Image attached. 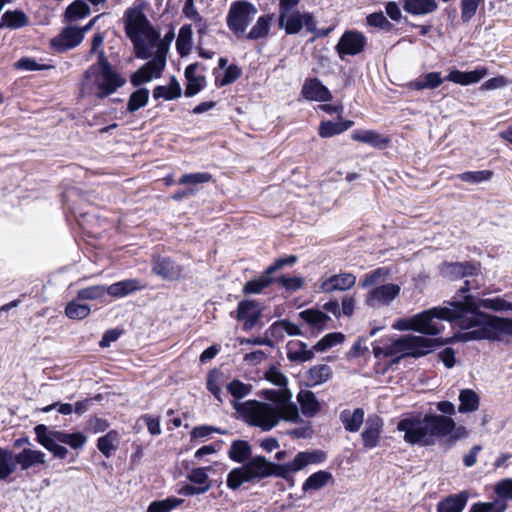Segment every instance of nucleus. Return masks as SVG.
<instances>
[{
  "label": "nucleus",
  "mask_w": 512,
  "mask_h": 512,
  "mask_svg": "<svg viewBox=\"0 0 512 512\" xmlns=\"http://www.w3.org/2000/svg\"><path fill=\"white\" fill-rule=\"evenodd\" d=\"M89 14V5L83 0H75L66 8L65 18L67 21L72 22L83 19Z\"/></svg>",
  "instance_id": "42"
},
{
  "label": "nucleus",
  "mask_w": 512,
  "mask_h": 512,
  "mask_svg": "<svg viewBox=\"0 0 512 512\" xmlns=\"http://www.w3.org/2000/svg\"><path fill=\"white\" fill-rule=\"evenodd\" d=\"M275 282H278L283 286L285 289L290 291H296L300 288H302L304 281L301 277H286L281 276L277 279H275Z\"/></svg>",
  "instance_id": "64"
},
{
  "label": "nucleus",
  "mask_w": 512,
  "mask_h": 512,
  "mask_svg": "<svg viewBox=\"0 0 512 512\" xmlns=\"http://www.w3.org/2000/svg\"><path fill=\"white\" fill-rule=\"evenodd\" d=\"M273 20V15L266 14L260 16L256 23L252 26L250 31L245 34V38L248 40L264 39L269 35L270 25Z\"/></svg>",
  "instance_id": "35"
},
{
  "label": "nucleus",
  "mask_w": 512,
  "mask_h": 512,
  "mask_svg": "<svg viewBox=\"0 0 512 512\" xmlns=\"http://www.w3.org/2000/svg\"><path fill=\"white\" fill-rule=\"evenodd\" d=\"M263 396L271 403L258 400L232 401L233 409L251 427L264 432L275 428L281 420L290 423H303L297 405L292 401L293 394L288 388L268 389Z\"/></svg>",
  "instance_id": "1"
},
{
  "label": "nucleus",
  "mask_w": 512,
  "mask_h": 512,
  "mask_svg": "<svg viewBox=\"0 0 512 512\" xmlns=\"http://www.w3.org/2000/svg\"><path fill=\"white\" fill-rule=\"evenodd\" d=\"M301 94L307 100L318 102H329L333 98L329 89L318 78L307 79L302 86Z\"/></svg>",
  "instance_id": "17"
},
{
  "label": "nucleus",
  "mask_w": 512,
  "mask_h": 512,
  "mask_svg": "<svg viewBox=\"0 0 512 512\" xmlns=\"http://www.w3.org/2000/svg\"><path fill=\"white\" fill-rule=\"evenodd\" d=\"M314 433L313 427L310 422L304 423V425L293 428L286 431V435L293 439H307L311 438Z\"/></svg>",
  "instance_id": "61"
},
{
  "label": "nucleus",
  "mask_w": 512,
  "mask_h": 512,
  "mask_svg": "<svg viewBox=\"0 0 512 512\" xmlns=\"http://www.w3.org/2000/svg\"><path fill=\"white\" fill-rule=\"evenodd\" d=\"M364 410L356 408L354 411L345 409L340 413V420L348 432H358L364 421Z\"/></svg>",
  "instance_id": "32"
},
{
  "label": "nucleus",
  "mask_w": 512,
  "mask_h": 512,
  "mask_svg": "<svg viewBox=\"0 0 512 512\" xmlns=\"http://www.w3.org/2000/svg\"><path fill=\"white\" fill-rule=\"evenodd\" d=\"M278 25L280 28L284 29L288 35L297 34L303 28V13L293 11L292 13L279 15Z\"/></svg>",
  "instance_id": "31"
},
{
  "label": "nucleus",
  "mask_w": 512,
  "mask_h": 512,
  "mask_svg": "<svg viewBox=\"0 0 512 512\" xmlns=\"http://www.w3.org/2000/svg\"><path fill=\"white\" fill-rule=\"evenodd\" d=\"M468 498L469 493L467 491L449 495L438 502L437 512H463Z\"/></svg>",
  "instance_id": "23"
},
{
  "label": "nucleus",
  "mask_w": 512,
  "mask_h": 512,
  "mask_svg": "<svg viewBox=\"0 0 512 512\" xmlns=\"http://www.w3.org/2000/svg\"><path fill=\"white\" fill-rule=\"evenodd\" d=\"M143 9L142 5L128 8L124 13V28L126 36L133 44L136 57L145 60L152 56L145 40L155 44L160 33L154 29Z\"/></svg>",
  "instance_id": "6"
},
{
  "label": "nucleus",
  "mask_w": 512,
  "mask_h": 512,
  "mask_svg": "<svg viewBox=\"0 0 512 512\" xmlns=\"http://www.w3.org/2000/svg\"><path fill=\"white\" fill-rule=\"evenodd\" d=\"M481 0H461V20L469 22L476 14Z\"/></svg>",
  "instance_id": "58"
},
{
  "label": "nucleus",
  "mask_w": 512,
  "mask_h": 512,
  "mask_svg": "<svg viewBox=\"0 0 512 512\" xmlns=\"http://www.w3.org/2000/svg\"><path fill=\"white\" fill-rule=\"evenodd\" d=\"M182 90L177 79L172 76L168 86H156L153 90L155 99L163 98L165 100H174L181 96Z\"/></svg>",
  "instance_id": "39"
},
{
  "label": "nucleus",
  "mask_w": 512,
  "mask_h": 512,
  "mask_svg": "<svg viewBox=\"0 0 512 512\" xmlns=\"http://www.w3.org/2000/svg\"><path fill=\"white\" fill-rule=\"evenodd\" d=\"M369 26L377 27L385 31L392 29V24L387 20L383 12H374L366 17Z\"/></svg>",
  "instance_id": "59"
},
{
  "label": "nucleus",
  "mask_w": 512,
  "mask_h": 512,
  "mask_svg": "<svg viewBox=\"0 0 512 512\" xmlns=\"http://www.w3.org/2000/svg\"><path fill=\"white\" fill-rule=\"evenodd\" d=\"M145 288L140 280L129 278L115 282L106 287L107 294L114 298H123L134 292L141 291Z\"/></svg>",
  "instance_id": "20"
},
{
  "label": "nucleus",
  "mask_w": 512,
  "mask_h": 512,
  "mask_svg": "<svg viewBox=\"0 0 512 512\" xmlns=\"http://www.w3.org/2000/svg\"><path fill=\"white\" fill-rule=\"evenodd\" d=\"M502 335L512 337V317L490 316L487 320L479 325H475L470 331L457 333L449 338L445 343L453 340L459 342H468L473 340H499Z\"/></svg>",
  "instance_id": "8"
},
{
  "label": "nucleus",
  "mask_w": 512,
  "mask_h": 512,
  "mask_svg": "<svg viewBox=\"0 0 512 512\" xmlns=\"http://www.w3.org/2000/svg\"><path fill=\"white\" fill-rule=\"evenodd\" d=\"M107 294L106 286L95 285L80 289L77 293L79 300H96Z\"/></svg>",
  "instance_id": "54"
},
{
  "label": "nucleus",
  "mask_w": 512,
  "mask_h": 512,
  "mask_svg": "<svg viewBox=\"0 0 512 512\" xmlns=\"http://www.w3.org/2000/svg\"><path fill=\"white\" fill-rule=\"evenodd\" d=\"M118 440V433L115 430H110L104 436L97 440V448L106 457L109 458L116 450L115 443Z\"/></svg>",
  "instance_id": "45"
},
{
  "label": "nucleus",
  "mask_w": 512,
  "mask_h": 512,
  "mask_svg": "<svg viewBox=\"0 0 512 512\" xmlns=\"http://www.w3.org/2000/svg\"><path fill=\"white\" fill-rule=\"evenodd\" d=\"M149 48L156 46V52L154 57L150 60L154 64L157 70H164L166 66V58L169 51V45L166 42H161L160 39L155 43L148 45Z\"/></svg>",
  "instance_id": "50"
},
{
  "label": "nucleus",
  "mask_w": 512,
  "mask_h": 512,
  "mask_svg": "<svg viewBox=\"0 0 512 512\" xmlns=\"http://www.w3.org/2000/svg\"><path fill=\"white\" fill-rule=\"evenodd\" d=\"M326 458V453L319 449L298 452L292 461L284 464H275L264 456H254L228 473L226 485L229 489L235 491L244 483L254 482L270 476L288 479L291 474L301 471L308 465L321 464Z\"/></svg>",
  "instance_id": "2"
},
{
  "label": "nucleus",
  "mask_w": 512,
  "mask_h": 512,
  "mask_svg": "<svg viewBox=\"0 0 512 512\" xmlns=\"http://www.w3.org/2000/svg\"><path fill=\"white\" fill-rule=\"evenodd\" d=\"M149 90L147 88H138L131 93L127 102V111L134 113L147 105L149 101Z\"/></svg>",
  "instance_id": "43"
},
{
  "label": "nucleus",
  "mask_w": 512,
  "mask_h": 512,
  "mask_svg": "<svg viewBox=\"0 0 512 512\" xmlns=\"http://www.w3.org/2000/svg\"><path fill=\"white\" fill-rule=\"evenodd\" d=\"M366 45L365 36L358 31H346L339 39L335 49L341 59L361 53Z\"/></svg>",
  "instance_id": "15"
},
{
  "label": "nucleus",
  "mask_w": 512,
  "mask_h": 512,
  "mask_svg": "<svg viewBox=\"0 0 512 512\" xmlns=\"http://www.w3.org/2000/svg\"><path fill=\"white\" fill-rule=\"evenodd\" d=\"M283 320H278L274 322L269 328L266 330L265 335L268 336L272 341L275 340H283L286 335L285 326Z\"/></svg>",
  "instance_id": "63"
},
{
  "label": "nucleus",
  "mask_w": 512,
  "mask_h": 512,
  "mask_svg": "<svg viewBox=\"0 0 512 512\" xmlns=\"http://www.w3.org/2000/svg\"><path fill=\"white\" fill-rule=\"evenodd\" d=\"M299 317L318 331L325 328L330 317L324 312L317 309H306L299 313Z\"/></svg>",
  "instance_id": "38"
},
{
  "label": "nucleus",
  "mask_w": 512,
  "mask_h": 512,
  "mask_svg": "<svg viewBox=\"0 0 512 512\" xmlns=\"http://www.w3.org/2000/svg\"><path fill=\"white\" fill-rule=\"evenodd\" d=\"M382 427L383 422L381 418L368 417L365 429L361 433L363 444L366 449H372L378 445Z\"/></svg>",
  "instance_id": "21"
},
{
  "label": "nucleus",
  "mask_w": 512,
  "mask_h": 512,
  "mask_svg": "<svg viewBox=\"0 0 512 512\" xmlns=\"http://www.w3.org/2000/svg\"><path fill=\"white\" fill-rule=\"evenodd\" d=\"M398 284L387 283L372 288L366 297V304L372 308H380L390 305L400 294Z\"/></svg>",
  "instance_id": "12"
},
{
  "label": "nucleus",
  "mask_w": 512,
  "mask_h": 512,
  "mask_svg": "<svg viewBox=\"0 0 512 512\" xmlns=\"http://www.w3.org/2000/svg\"><path fill=\"white\" fill-rule=\"evenodd\" d=\"M297 401L302 414L306 417H314L321 409L315 394L310 390H300L297 394Z\"/></svg>",
  "instance_id": "28"
},
{
  "label": "nucleus",
  "mask_w": 512,
  "mask_h": 512,
  "mask_svg": "<svg viewBox=\"0 0 512 512\" xmlns=\"http://www.w3.org/2000/svg\"><path fill=\"white\" fill-rule=\"evenodd\" d=\"M51 67L50 65H41L29 57H22L14 63V68L22 71H40L50 69Z\"/></svg>",
  "instance_id": "56"
},
{
  "label": "nucleus",
  "mask_w": 512,
  "mask_h": 512,
  "mask_svg": "<svg viewBox=\"0 0 512 512\" xmlns=\"http://www.w3.org/2000/svg\"><path fill=\"white\" fill-rule=\"evenodd\" d=\"M471 289V282L466 280L464 285L457 291V295L461 297L463 308L472 310L473 314H475V316L477 315L475 323H471V329L475 325L483 323V321L490 317L489 315L480 311L481 307L495 312H512V302H509L501 297L486 299L476 298L472 294L468 293Z\"/></svg>",
  "instance_id": "9"
},
{
  "label": "nucleus",
  "mask_w": 512,
  "mask_h": 512,
  "mask_svg": "<svg viewBox=\"0 0 512 512\" xmlns=\"http://www.w3.org/2000/svg\"><path fill=\"white\" fill-rule=\"evenodd\" d=\"M183 503V499L168 497L163 500H156L149 504L147 512H171Z\"/></svg>",
  "instance_id": "47"
},
{
  "label": "nucleus",
  "mask_w": 512,
  "mask_h": 512,
  "mask_svg": "<svg viewBox=\"0 0 512 512\" xmlns=\"http://www.w3.org/2000/svg\"><path fill=\"white\" fill-rule=\"evenodd\" d=\"M351 138L374 148H384L389 143V138L382 136L374 130H354L351 134Z\"/></svg>",
  "instance_id": "27"
},
{
  "label": "nucleus",
  "mask_w": 512,
  "mask_h": 512,
  "mask_svg": "<svg viewBox=\"0 0 512 512\" xmlns=\"http://www.w3.org/2000/svg\"><path fill=\"white\" fill-rule=\"evenodd\" d=\"M227 391L234 397L233 401H239L242 398L250 395L252 392V385L243 383L238 379L232 380L227 384Z\"/></svg>",
  "instance_id": "51"
},
{
  "label": "nucleus",
  "mask_w": 512,
  "mask_h": 512,
  "mask_svg": "<svg viewBox=\"0 0 512 512\" xmlns=\"http://www.w3.org/2000/svg\"><path fill=\"white\" fill-rule=\"evenodd\" d=\"M262 306L256 300H242L238 303L235 318L243 321V330L253 329L262 317Z\"/></svg>",
  "instance_id": "14"
},
{
  "label": "nucleus",
  "mask_w": 512,
  "mask_h": 512,
  "mask_svg": "<svg viewBox=\"0 0 512 512\" xmlns=\"http://www.w3.org/2000/svg\"><path fill=\"white\" fill-rule=\"evenodd\" d=\"M460 405L458 407V412L460 413H470L474 412L478 409L480 404V399L475 391L471 389H463L459 394Z\"/></svg>",
  "instance_id": "40"
},
{
  "label": "nucleus",
  "mask_w": 512,
  "mask_h": 512,
  "mask_svg": "<svg viewBox=\"0 0 512 512\" xmlns=\"http://www.w3.org/2000/svg\"><path fill=\"white\" fill-rule=\"evenodd\" d=\"M90 311L89 305L78 303L76 300L69 302L65 308V314L70 319H84Z\"/></svg>",
  "instance_id": "52"
},
{
  "label": "nucleus",
  "mask_w": 512,
  "mask_h": 512,
  "mask_svg": "<svg viewBox=\"0 0 512 512\" xmlns=\"http://www.w3.org/2000/svg\"><path fill=\"white\" fill-rule=\"evenodd\" d=\"M287 358L291 362L303 363L312 360L314 352L302 341H290L287 344Z\"/></svg>",
  "instance_id": "29"
},
{
  "label": "nucleus",
  "mask_w": 512,
  "mask_h": 512,
  "mask_svg": "<svg viewBox=\"0 0 512 512\" xmlns=\"http://www.w3.org/2000/svg\"><path fill=\"white\" fill-rule=\"evenodd\" d=\"M333 480V476L330 472L320 470L312 473L303 483L302 491L308 493L311 491H318L324 488L330 481Z\"/></svg>",
  "instance_id": "33"
},
{
  "label": "nucleus",
  "mask_w": 512,
  "mask_h": 512,
  "mask_svg": "<svg viewBox=\"0 0 512 512\" xmlns=\"http://www.w3.org/2000/svg\"><path fill=\"white\" fill-rule=\"evenodd\" d=\"M397 429L404 432V440L409 444L430 446L437 439L446 438L443 444L448 449L468 436L466 427L456 426L451 417L438 414L402 419L398 422Z\"/></svg>",
  "instance_id": "3"
},
{
  "label": "nucleus",
  "mask_w": 512,
  "mask_h": 512,
  "mask_svg": "<svg viewBox=\"0 0 512 512\" xmlns=\"http://www.w3.org/2000/svg\"><path fill=\"white\" fill-rule=\"evenodd\" d=\"M273 282H275V278H273L271 274H267V270H265L259 277H256L246 282L245 285L243 286L242 292L245 295L260 294L265 288L269 287Z\"/></svg>",
  "instance_id": "37"
},
{
  "label": "nucleus",
  "mask_w": 512,
  "mask_h": 512,
  "mask_svg": "<svg viewBox=\"0 0 512 512\" xmlns=\"http://www.w3.org/2000/svg\"><path fill=\"white\" fill-rule=\"evenodd\" d=\"M353 124L351 120L323 121L319 126V135L322 138H330L347 131Z\"/></svg>",
  "instance_id": "36"
},
{
  "label": "nucleus",
  "mask_w": 512,
  "mask_h": 512,
  "mask_svg": "<svg viewBox=\"0 0 512 512\" xmlns=\"http://www.w3.org/2000/svg\"><path fill=\"white\" fill-rule=\"evenodd\" d=\"M332 376L330 366L326 364L315 365L308 371L307 381L310 386L320 385L328 381Z\"/></svg>",
  "instance_id": "41"
},
{
  "label": "nucleus",
  "mask_w": 512,
  "mask_h": 512,
  "mask_svg": "<svg viewBox=\"0 0 512 512\" xmlns=\"http://www.w3.org/2000/svg\"><path fill=\"white\" fill-rule=\"evenodd\" d=\"M211 179L212 175L208 172H196L182 175L178 182L181 185H197L207 183Z\"/></svg>",
  "instance_id": "55"
},
{
  "label": "nucleus",
  "mask_w": 512,
  "mask_h": 512,
  "mask_svg": "<svg viewBox=\"0 0 512 512\" xmlns=\"http://www.w3.org/2000/svg\"><path fill=\"white\" fill-rule=\"evenodd\" d=\"M211 470V466L194 468L188 473L187 479L199 486L211 485L208 476V472Z\"/></svg>",
  "instance_id": "53"
},
{
  "label": "nucleus",
  "mask_w": 512,
  "mask_h": 512,
  "mask_svg": "<svg viewBox=\"0 0 512 512\" xmlns=\"http://www.w3.org/2000/svg\"><path fill=\"white\" fill-rule=\"evenodd\" d=\"M227 454L230 460L243 465L252 458V447L248 441L234 440Z\"/></svg>",
  "instance_id": "30"
},
{
  "label": "nucleus",
  "mask_w": 512,
  "mask_h": 512,
  "mask_svg": "<svg viewBox=\"0 0 512 512\" xmlns=\"http://www.w3.org/2000/svg\"><path fill=\"white\" fill-rule=\"evenodd\" d=\"M486 74L487 70L485 68H477L468 72L452 70L445 80L465 86L479 82Z\"/></svg>",
  "instance_id": "25"
},
{
  "label": "nucleus",
  "mask_w": 512,
  "mask_h": 512,
  "mask_svg": "<svg viewBox=\"0 0 512 512\" xmlns=\"http://www.w3.org/2000/svg\"><path fill=\"white\" fill-rule=\"evenodd\" d=\"M389 273L390 271L386 267H379L369 273H366L360 286L362 288H368L374 285L378 286V284L383 282L388 277Z\"/></svg>",
  "instance_id": "49"
},
{
  "label": "nucleus",
  "mask_w": 512,
  "mask_h": 512,
  "mask_svg": "<svg viewBox=\"0 0 512 512\" xmlns=\"http://www.w3.org/2000/svg\"><path fill=\"white\" fill-rule=\"evenodd\" d=\"M16 471V463L13 461V452L0 447V480H6Z\"/></svg>",
  "instance_id": "44"
},
{
  "label": "nucleus",
  "mask_w": 512,
  "mask_h": 512,
  "mask_svg": "<svg viewBox=\"0 0 512 512\" xmlns=\"http://www.w3.org/2000/svg\"><path fill=\"white\" fill-rule=\"evenodd\" d=\"M37 442L53 454L55 458L64 460L67 458L68 450L61 444L71 449H81L87 442V437L82 432L69 433L62 430L49 428L44 424L34 427Z\"/></svg>",
  "instance_id": "7"
},
{
  "label": "nucleus",
  "mask_w": 512,
  "mask_h": 512,
  "mask_svg": "<svg viewBox=\"0 0 512 512\" xmlns=\"http://www.w3.org/2000/svg\"><path fill=\"white\" fill-rule=\"evenodd\" d=\"M493 172L491 170H479V171H466L459 174L457 177L466 183L473 185L481 184L491 180Z\"/></svg>",
  "instance_id": "48"
},
{
  "label": "nucleus",
  "mask_w": 512,
  "mask_h": 512,
  "mask_svg": "<svg viewBox=\"0 0 512 512\" xmlns=\"http://www.w3.org/2000/svg\"><path fill=\"white\" fill-rule=\"evenodd\" d=\"M257 13L258 9L251 2L246 0L234 1L226 15V25L237 38H241L245 35Z\"/></svg>",
  "instance_id": "10"
},
{
  "label": "nucleus",
  "mask_w": 512,
  "mask_h": 512,
  "mask_svg": "<svg viewBox=\"0 0 512 512\" xmlns=\"http://www.w3.org/2000/svg\"><path fill=\"white\" fill-rule=\"evenodd\" d=\"M241 74V69L237 65L231 64L227 66L224 76L217 82V85L220 87L229 85L235 82Z\"/></svg>",
  "instance_id": "60"
},
{
  "label": "nucleus",
  "mask_w": 512,
  "mask_h": 512,
  "mask_svg": "<svg viewBox=\"0 0 512 512\" xmlns=\"http://www.w3.org/2000/svg\"><path fill=\"white\" fill-rule=\"evenodd\" d=\"M46 455L40 450L24 448L22 451L13 454V461L16 466L19 465L21 470H28L38 465L46 464Z\"/></svg>",
  "instance_id": "19"
},
{
  "label": "nucleus",
  "mask_w": 512,
  "mask_h": 512,
  "mask_svg": "<svg viewBox=\"0 0 512 512\" xmlns=\"http://www.w3.org/2000/svg\"><path fill=\"white\" fill-rule=\"evenodd\" d=\"M125 84V77L112 66L104 50H100L97 62L92 64L83 75L81 94L104 99Z\"/></svg>",
  "instance_id": "5"
},
{
  "label": "nucleus",
  "mask_w": 512,
  "mask_h": 512,
  "mask_svg": "<svg viewBox=\"0 0 512 512\" xmlns=\"http://www.w3.org/2000/svg\"><path fill=\"white\" fill-rule=\"evenodd\" d=\"M212 433L224 435L227 433V431L214 426L202 425L192 429V431L190 432V438L191 441H195L197 439L206 438L210 436Z\"/></svg>",
  "instance_id": "57"
},
{
  "label": "nucleus",
  "mask_w": 512,
  "mask_h": 512,
  "mask_svg": "<svg viewBox=\"0 0 512 512\" xmlns=\"http://www.w3.org/2000/svg\"><path fill=\"white\" fill-rule=\"evenodd\" d=\"M355 283L356 276L353 273L343 272L324 279L320 284V289L324 293L346 291L352 288Z\"/></svg>",
  "instance_id": "16"
},
{
  "label": "nucleus",
  "mask_w": 512,
  "mask_h": 512,
  "mask_svg": "<svg viewBox=\"0 0 512 512\" xmlns=\"http://www.w3.org/2000/svg\"><path fill=\"white\" fill-rule=\"evenodd\" d=\"M192 27L190 24L183 25L178 33L176 40V48L181 56L186 55L189 52L192 43Z\"/></svg>",
  "instance_id": "46"
},
{
  "label": "nucleus",
  "mask_w": 512,
  "mask_h": 512,
  "mask_svg": "<svg viewBox=\"0 0 512 512\" xmlns=\"http://www.w3.org/2000/svg\"><path fill=\"white\" fill-rule=\"evenodd\" d=\"M198 63H192L185 68L184 75L186 78L185 96L193 97L204 89L206 79L204 76L196 75Z\"/></svg>",
  "instance_id": "22"
},
{
  "label": "nucleus",
  "mask_w": 512,
  "mask_h": 512,
  "mask_svg": "<svg viewBox=\"0 0 512 512\" xmlns=\"http://www.w3.org/2000/svg\"><path fill=\"white\" fill-rule=\"evenodd\" d=\"M297 262V257L295 255H289L286 257H281L276 259L273 264L266 268L267 274H273L278 270L286 266H293Z\"/></svg>",
  "instance_id": "62"
},
{
  "label": "nucleus",
  "mask_w": 512,
  "mask_h": 512,
  "mask_svg": "<svg viewBox=\"0 0 512 512\" xmlns=\"http://www.w3.org/2000/svg\"><path fill=\"white\" fill-rule=\"evenodd\" d=\"M162 70H157L156 66L152 62L148 61L136 70L130 76V82L134 87H140L142 84L148 83L153 79L160 78Z\"/></svg>",
  "instance_id": "26"
},
{
  "label": "nucleus",
  "mask_w": 512,
  "mask_h": 512,
  "mask_svg": "<svg viewBox=\"0 0 512 512\" xmlns=\"http://www.w3.org/2000/svg\"><path fill=\"white\" fill-rule=\"evenodd\" d=\"M477 315L472 310L463 308L461 297L457 294L448 306L432 307L414 315L415 331L425 335H438L443 330L441 320L451 323L452 327L460 330H470Z\"/></svg>",
  "instance_id": "4"
},
{
  "label": "nucleus",
  "mask_w": 512,
  "mask_h": 512,
  "mask_svg": "<svg viewBox=\"0 0 512 512\" xmlns=\"http://www.w3.org/2000/svg\"><path fill=\"white\" fill-rule=\"evenodd\" d=\"M402 7L413 16H425L435 12L438 3L436 0H402Z\"/></svg>",
  "instance_id": "24"
},
{
  "label": "nucleus",
  "mask_w": 512,
  "mask_h": 512,
  "mask_svg": "<svg viewBox=\"0 0 512 512\" xmlns=\"http://www.w3.org/2000/svg\"><path fill=\"white\" fill-rule=\"evenodd\" d=\"M29 19L21 10H7L1 16L0 29L6 27L9 29H19L28 25Z\"/></svg>",
  "instance_id": "34"
},
{
  "label": "nucleus",
  "mask_w": 512,
  "mask_h": 512,
  "mask_svg": "<svg viewBox=\"0 0 512 512\" xmlns=\"http://www.w3.org/2000/svg\"><path fill=\"white\" fill-rule=\"evenodd\" d=\"M152 272L167 281H175L185 276V268L170 257L161 255L152 259Z\"/></svg>",
  "instance_id": "13"
},
{
  "label": "nucleus",
  "mask_w": 512,
  "mask_h": 512,
  "mask_svg": "<svg viewBox=\"0 0 512 512\" xmlns=\"http://www.w3.org/2000/svg\"><path fill=\"white\" fill-rule=\"evenodd\" d=\"M84 39L83 31L77 27L63 29L60 35L52 39L51 44L57 51H66L79 45Z\"/></svg>",
  "instance_id": "18"
},
{
  "label": "nucleus",
  "mask_w": 512,
  "mask_h": 512,
  "mask_svg": "<svg viewBox=\"0 0 512 512\" xmlns=\"http://www.w3.org/2000/svg\"><path fill=\"white\" fill-rule=\"evenodd\" d=\"M437 345V340L424 336L404 335L394 342V347L405 356L420 357L428 354Z\"/></svg>",
  "instance_id": "11"
}]
</instances>
